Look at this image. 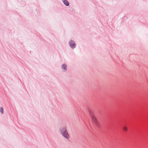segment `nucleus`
<instances>
[{"label": "nucleus", "mask_w": 148, "mask_h": 148, "mask_svg": "<svg viewBox=\"0 0 148 148\" xmlns=\"http://www.w3.org/2000/svg\"><path fill=\"white\" fill-rule=\"evenodd\" d=\"M0 111L1 114H3V109L2 107H1L0 108Z\"/></svg>", "instance_id": "obj_6"}, {"label": "nucleus", "mask_w": 148, "mask_h": 148, "mask_svg": "<svg viewBox=\"0 0 148 148\" xmlns=\"http://www.w3.org/2000/svg\"><path fill=\"white\" fill-rule=\"evenodd\" d=\"M61 68L63 72H66L68 69V67L66 64L65 63H63L61 64Z\"/></svg>", "instance_id": "obj_4"}, {"label": "nucleus", "mask_w": 148, "mask_h": 148, "mask_svg": "<svg viewBox=\"0 0 148 148\" xmlns=\"http://www.w3.org/2000/svg\"><path fill=\"white\" fill-rule=\"evenodd\" d=\"M89 114L91 117L92 120L96 125L97 126L98 125V121L95 116L93 113L91 111H89Z\"/></svg>", "instance_id": "obj_2"}, {"label": "nucleus", "mask_w": 148, "mask_h": 148, "mask_svg": "<svg viewBox=\"0 0 148 148\" xmlns=\"http://www.w3.org/2000/svg\"><path fill=\"white\" fill-rule=\"evenodd\" d=\"M62 2L66 6H68L69 3L67 0H62Z\"/></svg>", "instance_id": "obj_5"}, {"label": "nucleus", "mask_w": 148, "mask_h": 148, "mask_svg": "<svg viewBox=\"0 0 148 148\" xmlns=\"http://www.w3.org/2000/svg\"><path fill=\"white\" fill-rule=\"evenodd\" d=\"M69 43L70 47L72 49H74L76 47V44L75 42L73 40H70Z\"/></svg>", "instance_id": "obj_3"}, {"label": "nucleus", "mask_w": 148, "mask_h": 148, "mask_svg": "<svg viewBox=\"0 0 148 148\" xmlns=\"http://www.w3.org/2000/svg\"><path fill=\"white\" fill-rule=\"evenodd\" d=\"M60 132L61 134L64 138L67 140L69 139V135L68 133L66 127H64L61 128L60 129Z\"/></svg>", "instance_id": "obj_1"}, {"label": "nucleus", "mask_w": 148, "mask_h": 148, "mask_svg": "<svg viewBox=\"0 0 148 148\" xmlns=\"http://www.w3.org/2000/svg\"><path fill=\"white\" fill-rule=\"evenodd\" d=\"M123 128L124 131H126L127 130V128L126 127H123Z\"/></svg>", "instance_id": "obj_7"}]
</instances>
